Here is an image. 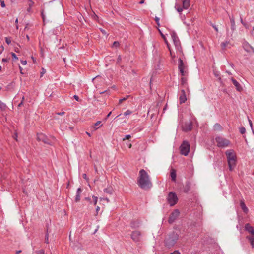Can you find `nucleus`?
Returning <instances> with one entry per match:
<instances>
[{
  "label": "nucleus",
  "instance_id": "obj_13",
  "mask_svg": "<svg viewBox=\"0 0 254 254\" xmlns=\"http://www.w3.org/2000/svg\"><path fill=\"white\" fill-rule=\"evenodd\" d=\"M181 94L179 97V102L180 104H182L185 102L187 100V97L185 93V91L184 89L181 90Z\"/></svg>",
  "mask_w": 254,
  "mask_h": 254
},
{
  "label": "nucleus",
  "instance_id": "obj_5",
  "mask_svg": "<svg viewBox=\"0 0 254 254\" xmlns=\"http://www.w3.org/2000/svg\"><path fill=\"white\" fill-rule=\"evenodd\" d=\"M217 146L220 148H225L229 146L230 142L229 140L221 136H218L215 139Z\"/></svg>",
  "mask_w": 254,
  "mask_h": 254
},
{
  "label": "nucleus",
  "instance_id": "obj_12",
  "mask_svg": "<svg viewBox=\"0 0 254 254\" xmlns=\"http://www.w3.org/2000/svg\"><path fill=\"white\" fill-rule=\"evenodd\" d=\"M231 81H232L234 85L235 86L236 90L238 91H241L243 90V88L242 86L240 85V84L234 78L232 77L231 78Z\"/></svg>",
  "mask_w": 254,
  "mask_h": 254
},
{
  "label": "nucleus",
  "instance_id": "obj_46",
  "mask_svg": "<svg viewBox=\"0 0 254 254\" xmlns=\"http://www.w3.org/2000/svg\"><path fill=\"white\" fill-rule=\"evenodd\" d=\"M249 123L250 126V127H251V128H252V131H253V132L254 133V130H253V127H253V124H252V121H251V120H250V119H249Z\"/></svg>",
  "mask_w": 254,
  "mask_h": 254
},
{
  "label": "nucleus",
  "instance_id": "obj_31",
  "mask_svg": "<svg viewBox=\"0 0 254 254\" xmlns=\"http://www.w3.org/2000/svg\"><path fill=\"white\" fill-rule=\"evenodd\" d=\"M239 131L241 134H243L246 132V129L244 127H241L239 128Z\"/></svg>",
  "mask_w": 254,
  "mask_h": 254
},
{
  "label": "nucleus",
  "instance_id": "obj_36",
  "mask_svg": "<svg viewBox=\"0 0 254 254\" xmlns=\"http://www.w3.org/2000/svg\"><path fill=\"white\" fill-rule=\"evenodd\" d=\"M5 42L7 44H9L11 43V39L10 38H8V37H6L5 38Z\"/></svg>",
  "mask_w": 254,
  "mask_h": 254
},
{
  "label": "nucleus",
  "instance_id": "obj_19",
  "mask_svg": "<svg viewBox=\"0 0 254 254\" xmlns=\"http://www.w3.org/2000/svg\"><path fill=\"white\" fill-rule=\"evenodd\" d=\"M181 84L184 87L188 88L187 78L186 77L181 78Z\"/></svg>",
  "mask_w": 254,
  "mask_h": 254
},
{
  "label": "nucleus",
  "instance_id": "obj_35",
  "mask_svg": "<svg viewBox=\"0 0 254 254\" xmlns=\"http://www.w3.org/2000/svg\"><path fill=\"white\" fill-rule=\"evenodd\" d=\"M129 96L128 95H127L126 96V97L123 98H122L121 99L119 100V104H121L124 101H125L128 98Z\"/></svg>",
  "mask_w": 254,
  "mask_h": 254
},
{
  "label": "nucleus",
  "instance_id": "obj_64",
  "mask_svg": "<svg viewBox=\"0 0 254 254\" xmlns=\"http://www.w3.org/2000/svg\"><path fill=\"white\" fill-rule=\"evenodd\" d=\"M144 3V0H141V1L139 2V4H143V3Z\"/></svg>",
  "mask_w": 254,
  "mask_h": 254
},
{
  "label": "nucleus",
  "instance_id": "obj_42",
  "mask_svg": "<svg viewBox=\"0 0 254 254\" xmlns=\"http://www.w3.org/2000/svg\"><path fill=\"white\" fill-rule=\"evenodd\" d=\"M29 1L28 6L29 7H32L34 4V2L32 1V0H28Z\"/></svg>",
  "mask_w": 254,
  "mask_h": 254
},
{
  "label": "nucleus",
  "instance_id": "obj_61",
  "mask_svg": "<svg viewBox=\"0 0 254 254\" xmlns=\"http://www.w3.org/2000/svg\"><path fill=\"white\" fill-rule=\"evenodd\" d=\"M31 7H28V8H27V11L28 12H30L31 11Z\"/></svg>",
  "mask_w": 254,
  "mask_h": 254
},
{
  "label": "nucleus",
  "instance_id": "obj_9",
  "mask_svg": "<svg viewBox=\"0 0 254 254\" xmlns=\"http://www.w3.org/2000/svg\"><path fill=\"white\" fill-rule=\"evenodd\" d=\"M179 211L178 209H175L173 212H171L169 217L168 220V223L169 224H172L174 223L177 218L179 217Z\"/></svg>",
  "mask_w": 254,
  "mask_h": 254
},
{
  "label": "nucleus",
  "instance_id": "obj_55",
  "mask_svg": "<svg viewBox=\"0 0 254 254\" xmlns=\"http://www.w3.org/2000/svg\"><path fill=\"white\" fill-rule=\"evenodd\" d=\"M85 199L89 202H90V203H91V198L88 197H85Z\"/></svg>",
  "mask_w": 254,
  "mask_h": 254
},
{
  "label": "nucleus",
  "instance_id": "obj_33",
  "mask_svg": "<svg viewBox=\"0 0 254 254\" xmlns=\"http://www.w3.org/2000/svg\"><path fill=\"white\" fill-rule=\"evenodd\" d=\"M92 198L93 199V204H94V205H96L97 203L98 197L93 195L92 196Z\"/></svg>",
  "mask_w": 254,
  "mask_h": 254
},
{
  "label": "nucleus",
  "instance_id": "obj_48",
  "mask_svg": "<svg viewBox=\"0 0 254 254\" xmlns=\"http://www.w3.org/2000/svg\"><path fill=\"white\" fill-rule=\"evenodd\" d=\"M46 73V70L43 68H42V71L41 72V77L44 74Z\"/></svg>",
  "mask_w": 254,
  "mask_h": 254
},
{
  "label": "nucleus",
  "instance_id": "obj_39",
  "mask_svg": "<svg viewBox=\"0 0 254 254\" xmlns=\"http://www.w3.org/2000/svg\"><path fill=\"white\" fill-rule=\"evenodd\" d=\"M154 20H155L157 25L158 26H159L160 25V24H159V18L158 17H155Z\"/></svg>",
  "mask_w": 254,
  "mask_h": 254
},
{
  "label": "nucleus",
  "instance_id": "obj_62",
  "mask_svg": "<svg viewBox=\"0 0 254 254\" xmlns=\"http://www.w3.org/2000/svg\"><path fill=\"white\" fill-rule=\"evenodd\" d=\"M213 28H214V29L215 30V31L216 32L218 31V28H217V27L216 26H213Z\"/></svg>",
  "mask_w": 254,
  "mask_h": 254
},
{
  "label": "nucleus",
  "instance_id": "obj_21",
  "mask_svg": "<svg viewBox=\"0 0 254 254\" xmlns=\"http://www.w3.org/2000/svg\"><path fill=\"white\" fill-rule=\"evenodd\" d=\"M101 122L100 121H97L96 123L94 124V126H92V128L94 130H96L98 129L100 127L102 126L101 124Z\"/></svg>",
  "mask_w": 254,
  "mask_h": 254
},
{
  "label": "nucleus",
  "instance_id": "obj_7",
  "mask_svg": "<svg viewBox=\"0 0 254 254\" xmlns=\"http://www.w3.org/2000/svg\"><path fill=\"white\" fill-rule=\"evenodd\" d=\"M170 35H171V38L173 40L174 44L176 47V49L178 51L181 52V50H182V48L181 47V43H180V40L179 39V38L177 35V34L176 33V32L175 31H172L170 32Z\"/></svg>",
  "mask_w": 254,
  "mask_h": 254
},
{
  "label": "nucleus",
  "instance_id": "obj_51",
  "mask_svg": "<svg viewBox=\"0 0 254 254\" xmlns=\"http://www.w3.org/2000/svg\"><path fill=\"white\" fill-rule=\"evenodd\" d=\"M170 254H181L178 251H174L173 253H170Z\"/></svg>",
  "mask_w": 254,
  "mask_h": 254
},
{
  "label": "nucleus",
  "instance_id": "obj_29",
  "mask_svg": "<svg viewBox=\"0 0 254 254\" xmlns=\"http://www.w3.org/2000/svg\"><path fill=\"white\" fill-rule=\"evenodd\" d=\"M104 192L105 193L112 194L113 192V190L111 188H105L104 189Z\"/></svg>",
  "mask_w": 254,
  "mask_h": 254
},
{
  "label": "nucleus",
  "instance_id": "obj_57",
  "mask_svg": "<svg viewBox=\"0 0 254 254\" xmlns=\"http://www.w3.org/2000/svg\"><path fill=\"white\" fill-rule=\"evenodd\" d=\"M100 199L101 200H105L106 201H107L108 202H109V199L108 198H100Z\"/></svg>",
  "mask_w": 254,
  "mask_h": 254
},
{
  "label": "nucleus",
  "instance_id": "obj_59",
  "mask_svg": "<svg viewBox=\"0 0 254 254\" xmlns=\"http://www.w3.org/2000/svg\"><path fill=\"white\" fill-rule=\"evenodd\" d=\"M65 114V112H60V113H58V114L59 115H64Z\"/></svg>",
  "mask_w": 254,
  "mask_h": 254
},
{
  "label": "nucleus",
  "instance_id": "obj_11",
  "mask_svg": "<svg viewBox=\"0 0 254 254\" xmlns=\"http://www.w3.org/2000/svg\"><path fill=\"white\" fill-rule=\"evenodd\" d=\"M183 129L185 131H188L191 130L192 128V124L191 122H186L183 126Z\"/></svg>",
  "mask_w": 254,
  "mask_h": 254
},
{
  "label": "nucleus",
  "instance_id": "obj_37",
  "mask_svg": "<svg viewBox=\"0 0 254 254\" xmlns=\"http://www.w3.org/2000/svg\"><path fill=\"white\" fill-rule=\"evenodd\" d=\"M41 17H42V18L43 21V22H45V15H44V11H43V10H42V11H41Z\"/></svg>",
  "mask_w": 254,
  "mask_h": 254
},
{
  "label": "nucleus",
  "instance_id": "obj_16",
  "mask_svg": "<svg viewBox=\"0 0 254 254\" xmlns=\"http://www.w3.org/2000/svg\"><path fill=\"white\" fill-rule=\"evenodd\" d=\"M82 192V190L80 188H78L76 191V194L75 198V201L78 202L80 200V195Z\"/></svg>",
  "mask_w": 254,
  "mask_h": 254
},
{
  "label": "nucleus",
  "instance_id": "obj_60",
  "mask_svg": "<svg viewBox=\"0 0 254 254\" xmlns=\"http://www.w3.org/2000/svg\"><path fill=\"white\" fill-rule=\"evenodd\" d=\"M101 32H102V33H103V34H105V35L107 34V33H106V31H105V30H103V29H101Z\"/></svg>",
  "mask_w": 254,
  "mask_h": 254
},
{
  "label": "nucleus",
  "instance_id": "obj_15",
  "mask_svg": "<svg viewBox=\"0 0 254 254\" xmlns=\"http://www.w3.org/2000/svg\"><path fill=\"white\" fill-rule=\"evenodd\" d=\"M243 47L247 52H250L252 49H253V47L247 42H245L243 43Z\"/></svg>",
  "mask_w": 254,
  "mask_h": 254
},
{
  "label": "nucleus",
  "instance_id": "obj_28",
  "mask_svg": "<svg viewBox=\"0 0 254 254\" xmlns=\"http://www.w3.org/2000/svg\"><path fill=\"white\" fill-rule=\"evenodd\" d=\"M175 7L177 11L180 13H181L183 11V7H181L180 5L178 4H176Z\"/></svg>",
  "mask_w": 254,
  "mask_h": 254
},
{
  "label": "nucleus",
  "instance_id": "obj_4",
  "mask_svg": "<svg viewBox=\"0 0 254 254\" xmlns=\"http://www.w3.org/2000/svg\"><path fill=\"white\" fill-rule=\"evenodd\" d=\"M190 145L187 141H183L179 149L180 153L184 156H187L190 151Z\"/></svg>",
  "mask_w": 254,
  "mask_h": 254
},
{
  "label": "nucleus",
  "instance_id": "obj_56",
  "mask_svg": "<svg viewBox=\"0 0 254 254\" xmlns=\"http://www.w3.org/2000/svg\"><path fill=\"white\" fill-rule=\"evenodd\" d=\"M8 61V59L7 58H3L2 59V62H7Z\"/></svg>",
  "mask_w": 254,
  "mask_h": 254
},
{
  "label": "nucleus",
  "instance_id": "obj_14",
  "mask_svg": "<svg viewBox=\"0 0 254 254\" xmlns=\"http://www.w3.org/2000/svg\"><path fill=\"white\" fill-rule=\"evenodd\" d=\"M140 225V222L137 220H133L130 222V227L132 229H136L138 228Z\"/></svg>",
  "mask_w": 254,
  "mask_h": 254
},
{
  "label": "nucleus",
  "instance_id": "obj_53",
  "mask_svg": "<svg viewBox=\"0 0 254 254\" xmlns=\"http://www.w3.org/2000/svg\"><path fill=\"white\" fill-rule=\"evenodd\" d=\"M244 26L247 28V29H248L249 28V26H248V25L246 23V22H244L243 24H242Z\"/></svg>",
  "mask_w": 254,
  "mask_h": 254
},
{
  "label": "nucleus",
  "instance_id": "obj_44",
  "mask_svg": "<svg viewBox=\"0 0 254 254\" xmlns=\"http://www.w3.org/2000/svg\"><path fill=\"white\" fill-rule=\"evenodd\" d=\"M0 4L2 7H4L5 6L4 1L2 0H0Z\"/></svg>",
  "mask_w": 254,
  "mask_h": 254
},
{
  "label": "nucleus",
  "instance_id": "obj_26",
  "mask_svg": "<svg viewBox=\"0 0 254 254\" xmlns=\"http://www.w3.org/2000/svg\"><path fill=\"white\" fill-rule=\"evenodd\" d=\"M247 238L250 241L251 245L253 248L254 247V237L253 236H247Z\"/></svg>",
  "mask_w": 254,
  "mask_h": 254
},
{
  "label": "nucleus",
  "instance_id": "obj_17",
  "mask_svg": "<svg viewBox=\"0 0 254 254\" xmlns=\"http://www.w3.org/2000/svg\"><path fill=\"white\" fill-rule=\"evenodd\" d=\"M245 230L249 232L251 234L254 235V228L250 225V224L247 223L245 225Z\"/></svg>",
  "mask_w": 254,
  "mask_h": 254
},
{
  "label": "nucleus",
  "instance_id": "obj_20",
  "mask_svg": "<svg viewBox=\"0 0 254 254\" xmlns=\"http://www.w3.org/2000/svg\"><path fill=\"white\" fill-rule=\"evenodd\" d=\"M170 177L171 178V180L173 181H175L176 179V170L174 169H171L170 171Z\"/></svg>",
  "mask_w": 254,
  "mask_h": 254
},
{
  "label": "nucleus",
  "instance_id": "obj_8",
  "mask_svg": "<svg viewBox=\"0 0 254 254\" xmlns=\"http://www.w3.org/2000/svg\"><path fill=\"white\" fill-rule=\"evenodd\" d=\"M178 201L177 195L172 192H170L167 197V201L170 206H174Z\"/></svg>",
  "mask_w": 254,
  "mask_h": 254
},
{
  "label": "nucleus",
  "instance_id": "obj_43",
  "mask_svg": "<svg viewBox=\"0 0 254 254\" xmlns=\"http://www.w3.org/2000/svg\"><path fill=\"white\" fill-rule=\"evenodd\" d=\"M165 42L166 44H167V47H168V48L169 49V51H170V55H171V56H172L173 57H174V56H172V52H171V50H170V47H169V44H168V43L167 41L165 39Z\"/></svg>",
  "mask_w": 254,
  "mask_h": 254
},
{
  "label": "nucleus",
  "instance_id": "obj_34",
  "mask_svg": "<svg viewBox=\"0 0 254 254\" xmlns=\"http://www.w3.org/2000/svg\"><path fill=\"white\" fill-rule=\"evenodd\" d=\"M35 254H45L44 251L43 249L38 251H36Z\"/></svg>",
  "mask_w": 254,
  "mask_h": 254
},
{
  "label": "nucleus",
  "instance_id": "obj_38",
  "mask_svg": "<svg viewBox=\"0 0 254 254\" xmlns=\"http://www.w3.org/2000/svg\"><path fill=\"white\" fill-rule=\"evenodd\" d=\"M132 113V112L131 111H130L129 110H127L125 113H124V115L125 116H127V115H130Z\"/></svg>",
  "mask_w": 254,
  "mask_h": 254
},
{
  "label": "nucleus",
  "instance_id": "obj_45",
  "mask_svg": "<svg viewBox=\"0 0 254 254\" xmlns=\"http://www.w3.org/2000/svg\"><path fill=\"white\" fill-rule=\"evenodd\" d=\"M131 137L130 135H126L124 138H123V140H125L126 139H128Z\"/></svg>",
  "mask_w": 254,
  "mask_h": 254
},
{
  "label": "nucleus",
  "instance_id": "obj_10",
  "mask_svg": "<svg viewBox=\"0 0 254 254\" xmlns=\"http://www.w3.org/2000/svg\"><path fill=\"white\" fill-rule=\"evenodd\" d=\"M131 238L135 242H139L141 240V233L139 231H133L131 235Z\"/></svg>",
  "mask_w": 254,
  "mask_h": 254
},
{
  "label": "nucleus",
  "instance_id": "obj_23",
  "mask_svg": "<svg viewBox=\"0 0 254 254\" xmlns=\"http://www.w3.org/2000/svg\"><path fill=\"white\" fill-rule=\"evenodd\" d=\"M190 183L187 182L184 187V191L186 193L188 192L190 190Z\"/></svg>",
  "mask_w": 254,
  "mask_h": 254
},
{
  "label": "nucleus",
  "instance_id": "obj_50",
  "mask_svg": "<svg viewBox=\"0 0 254 254\" xmlns=\"http://www.w3.org/2000/svg\"><path fill=\"white\" fill-rule=\"evenodd\" d=\"M45 243H48V234H46V236H45Z\"/></svg>",
  "mask_w": 254,
  "mask_h": 254
},
{
  "label": "nucleus",
  "instance_id": "obj_25",
  "mask_svg": "<svg viewBox=\"0 0 254 254\" xmlns=\"http://www.w3.org/2000/svg\"><path fill=\"white\" fill-rule=\"evenodd\" d=\"M230 22L231 24V30L232 31H234L235 29V23L234 17L232 16V17L230 18Z\"/></svg>",
  "mask_w": 254,
  "mask_h": 254
},
{
  "label": "nucleus",
  "instance_id": "obj_2",
  "mask_svg": "<svg viewBox=\"0 0 254 254\" xmlns=\"http://www.w3.org/2000/svg\"><path fill=\"white\" fill-rule=\"evenodd\" d=\"M179 238L178 233L173 231L170 233L166 237L164 241L165 246L168 248L173 247Z\"/></svg>",
  "mask_w": 254,
  "mask_h": 254
},
{
  "label": "nucleus",
  "instance_id": "obj_1",
  "mask_svg": "<svg viewBox=\"0 0 254 254\" xmlns=\"http://www.w3.org/2000/svg\"><path fill=\"white\" fill-rule=\"evenodd\" d=\"M139 177L138 178V185L143 189L150 188L152 183L150 180L149 176L145 170L141 169L139 171Z\"/></svg>",
  "mask_w": 254,
  "mask_h": 254
},
{
  "label": "nucleus",
  "instance_id": "obj_47",
  "mask_svg": "<svg viewBox=\"0 0 254 254\" xmlns=\"http://www.w3.org/2000/svg\"><path fill=\"white\" fill-rule=\"evenodd\" d=\"M119 46V42L118 41H115L113 43V46L117 47Z\"/></svg>",
  "mask_w": 254,
  "mask_h": 254
},
{
  "label": "nucleus",
  "instance_id": "obj_22",
  "mask_svg": "<svg viewBox=\"0 0 254 254\" xmlns=\"http://www.w3.org/2000/svg\"><path fill=\"white\" fill-rule=\"evenodd\" d=\"M178 69H186V66L181 59H179L178 60Z\"/></svg>",
  "mask_w": 254,
  "mask_h": 254
},
{
  "label": "nucleus",
  "instance_id": "obj_40",
  "mask_svg": "<svg viewBox=\"0 0 254 254\" xmlns=\"http://www.w3.org/2000/svg\"><path fill=\"white\" fill-rule=\"evenodd\" d=\"M11 54L12 57L13 59H15V60L18 59V58L17 57L16 55L14 53L12 52L11 53Z\"/></svg>",
  "mask_w": 254,
  "mask_h": 254
},
{
  "label": "nucleus",
  "instance_id": "obj_63",
  "mask_svg": "<svg viewBox=\"0 0 254 254\" xmlns=\"http://www.w3.org/2000/svg\"><path fill=\"white\" fill-rule=\"evenodd\" d=\"M121 60V56H119L118 58V62H119Z\"/></svg>",
  "mask_w": 254,
  "mask_h": 254
},
{
  "label": "nucleus",
  "instance_id": "obj_27",
  "mask_svg": "<svg viewBox=\"0 0 254 254\" xmlns=\"http://www.w3.org/2000/svg\"><path fill=\"white\" fill-rule=\"evenodd\" d=\"M182 77H185L187 74V72L186 70V69H179Z\"/></svg>",
  "mask_w": 254,
  "mask_h": 254
},
{
  "label": "nucleus",
  "instance_id": "obj_32",
  "mask_svg": "<svg viewBox=\"0 0 254 254\" xmlns=\"http://www.w3.org/2000/svg\"><path fill=\"white\" fill-rule=\"evenodd\" d=\"M214 127L215 129H221L222 128L221 125L218 123L214 125Z\"/></svg>",
  "mask_w": 254,
  "mask_h": 254
},
{
  "label": "nucleus",
  "instance_id": "obj_41",
  "mask_svg": "<svg viewBox=\"0 0 254 254\" xmlns=\"http://www.w3.org/2000/svg\"><path fill=\"white\" fill-rule=\"evenodd\" d=\"M228 43V42H223V43H221V46H222V47L223 48H225L227 46V45Z\"/></svg>",
  "mask_w": 254,
  "mask_h": 254
},
{
  "label": "nucleus",
  "instance_id": "obj_24",
  "mask_svg": "<svg viewBox=\"0 0 254 254\" xmlns=\"http://www.w3.org/2000/svg\"><path fill=\"white\" fill-rule=\"evenodd\" d=\"M240 206L244 212L247 213L248 212V208L247 207L245 203L243 201H241Z\"/></svg>",
  "mask_w": 254,
  "mask_h": 254
},
{
  "label": "nucleus",
  "instance_id": "obj_52",
  "mask_svg": "<svg viewBox=\"0 0 254 254\" xmlns=\"http://www.w3.org/2000/svg\"><path fill=\"white\" fill-rule=\"evenodd\" d=\"M21 63L23 65H25L27 64V61L25 60H22L21 61Z\"/></svg>",
  "mask_w": 254,
  "mask_h": 254
},
{
  "label": "nucleus",
  "instance_id": "obj_30",
  "mask_svg": "<svg viewBox=\"0 0 254 254\" xmlns=\"http://www.w3.org/2000/svg\"><path fill=\"white\" fill-rule=\"evenodd\" d=\"M6 107V104L0 100V108L2 110H4L5 109Z\"/></svg>",
  "mask_w": 254,
  "mask_h": 254
},
{
  "label": "nucleus",
  "instance_id": "obj_54",
  "mask_svg": "<svg viewBox=\"0 0 254 254\" xmlns=\"http://www.w3.org/2000/svg\"><path fill=\"white\" fill-rule=\"evenodd\" d=\"M13 137L15 140H17V134L16 133H15L13 135Z\"/></svg>",
  "mask_w": 254,
  "mask_h": 254
},
{
  "label": "nucleus",
  "instance_id": "obj_6",
  "mask_svg": "<svg viewBox=\"0 0 254 254\" xmlns=\"http://www.w3.org/2000/svg\"><path fill=\"white\" fill-rule=\"evenodd\" d=\"M37 140L39 141H42L45 144L52 145L53 141L55 140L54 137H52V140H50L45 134L43 133H37Z\"/></svg>",
  "mask_w": 254,
  "mask_h": 254
},
{
  "label": "nucleus",
  "instance_id": "obj_18",
  "mask_svg": "<svg viewBox=\"0 0 254 254\" xmlns=\"http://www.w3.org/2000/svg\"><path fill=\"white\" fill-rule=\"evenodd\" d=\"M190 0H184L182 2V7L184 9H187L190 6Z\"/></svg>",
  "mask_w": 254,
  "mask_h": 254
},
{
  "label": "nucleus",
  "instance_id": "obj_49",
  "mask_svg": "<svg viewBox=\"0 0 254 254\" xmlns=\"http://www.w3.org/2000/svg\"><path fill=\"white\" fill-rule=\"evenodd\" d=\"M73 97H74V99H75L77 101H80L79 98V97H78L77 95H74L73 96Z\"/></svg>",
  "mask_w": 254,
  "mask_h": 254
},
{
  "label": "nucleus",
  "instance_id": "obj_58",
  "mask_svg": "<svg viewBox=\"0 0 254 254\" xmlns=\"http://www.w3.org/2000/svg\"><path fill=\"white\" fill-rule=\"evenodd\" d=\"M100 207L99 206H97L96 208V212L98 213V211H99L100 210Z\"/></svg>",
  "mask_w": 254,
  "mask_h": 254
},
{
  "label": "nucleus",
  "instance_id": "obj_3",
  "mask_svg": "<svg viewBox=\"0 0 254 254\" xmlns=\"http://www.w3.org/2000/svg\"><path fill=\"white\" fill-rule=\"evenodd\" d=\"M229 168L230 171H232L236 166V156L233 149H229L226 151Z\"/></svg>",
  "mask_w": 254,
  "mask_h": 254
}]
</instances>
